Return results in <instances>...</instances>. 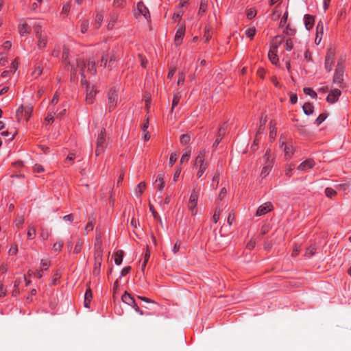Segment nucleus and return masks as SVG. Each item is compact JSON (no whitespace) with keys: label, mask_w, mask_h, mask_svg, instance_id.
<instances>
[{"label":"nucleus","mask_w":351,"mask_h":351,"mask_svg":"<svg viewBox=\"0 0 351 351\" xmlns=\"http://www.w3.org/2000/svg\"><path fill=\"white\" fill-rule=\"evenodd\" d=\"M194 167L198 168V171L197 173V178H201L208 167V163L205 162L204 151L199 152L195 160Z\"/></svg>","instance_id":"1"},{"label":"nucleus","mask_w":351,"mask_h":351,"mask_svg":"<svg viewBox=\"0 0 351 351\" xmlns=\"http://www.w3.org/2000/svg\"><path fill=\"white\" fill-rule=\"evenodd\" d=\"M32 111L33 107L31 106H21L16 112L17 121L20 122L23 117L27 121L30 118Z\"/></svg>","instance_id":"2"},{"label":"nucleus","mask_w":351,"mask_h":351,"mask_svg":"<svg viewBox=\"0 0 351 351\" xmlns=\"http://www.w3.org/2000/svg\"><path fill=\"white\" fill-rule=\"evenodd\" d=\"M105 133V129H102L101 130L99 135L97 137V147L95 150V154L97 156H99L101 153L104 152V149L106 146Z\"/></svg>","instance_id":"3"},{"label":"nucleus","mask_w":351,"mask_h":351,"mask_svg":"<svg viewBox=\"0 0 351 351\" xmlns=\"http://www.w3.org/2000/svg\"><path fill=\"white\" fill-rule=\"evenodd\" d=\"M118 90L115 87H112L108 93V105L109 110H112L117 105L119 97Z\"/></svg>","instance_id":"4"},{"label":"nucleus","mask_w":351,"mask_h":351,"mask_svg":"<svg viewBox=\"0 0 351 351\" xmlns=\"http://www.w3.org/2000/svg\"><path fill=\"white\" fill-rule=\"evenodd\" d=\"M199 192L200 189L195 186L191 194L189 201V208L191 211L192 215H195L196 213L195 207L197 206Z\"/></svg>","instance_id":"5"},{"label":"nucleus","mask_w":351,"mask_h":351,"mask_svg":"<svg viewBox=\"0 0 351 351\" xmlns=\"http://www.w3.org/2000/svg\"><path fill=\"white\" fill-rule=\"evenodd\" d=\"M333 82L339 84L341 88L344 86L343 83V66L341 63L338 62L333 77Z\"/></svg>","instance_id":"6"},{"label":"nucleus","mask_w":351,"mask_h":351,"mask_svg":"<svg viewBox=\"0 0 351 351\" xmlns=\"http://www.w3.org/2000/svg\"><path fill=\"white\" fill-rule=\"evenodd\" d=\"M102 263V250L100 247L96 250L95 252V264L93 273L94 275L97 276L100 272V267Z\"/></svg>","instance_id":"7"},{"label":"nucleus","mask_w":351,"mask_h":351,"mask_svg":"<svg viewBox=\"0 0 351 351\" xmlns=\"http://www.w3.org/2000/svg\"><path fill=\"white\" fill-rule=\"evenodd\" d=\"M335 51L330 48L328 50L325 58V69L328 71H330L334 64Z\"/></svg>","instance_id":"8"},{"label":"nucleus","mask_w":351,"mask_h":351,"mask_svg":"<svg viewBox=\"0 0 351 351\" xmlns=\"http://www.w3.org/2000/svg\"><path fill=\"white\" fill-rule=\"evenodd\" d=\"M97 93V90L95 89L94 86H87L86 90V102L88 104H92Z\"/></svg>","instance_id":"9"},{"label":"nucleus","mask_w":351,"mask_h":351,"mask_svg":"<svg viewBox=\"0 0 351 351\" xmlns=\"http://www.w3.org/2000/svg\"><path fill=\"white\" fill-rule=\"evenodd\" d=\"M185 34V26L184 25H180L176 30V33L174 38V43L176 46L181 45L182 39Z\"/></svg>","instance_id":"10"},{"label":"nucleus","mask_w":351,"mask_h":351,"mask_svg":"<svg viewBox=\"0 0 351 351\" xmlns=\"http://www.w3.org/2000/svg\"><path fill=\"white\" fill-rule=\"evenodd\" d=\"M273 209V205L271 202H265L261 205L256 213V216H262L270 212Z\"/></svg>","instance_id":"11"},{"label":"nucleus","mask_w":351,"mask_h":351,"mask_svg":"<svg viewBox=\"0 0 351 351\" xmlns=\"http://www.w3.org/2000/svg\"><path fill=\"white\" fill-rule=\"evenodd\" d=\"M136 15L137 14H141L143 15L146 19H150V14L149 12V10L144 5L143 2H139L137 4V12L135 13Z\"/></svg>","instance_id":"12"},{"label":"nucleus","mask_w":351,"mask_h":351,"mask_svg":"<svg viewBox=\"0 0 351 351\" xmlns=\"http://www.w3.org/2000/svg\"><path fill=\"white\" fill-rule=\"evenodd\" d=\"M315 165L313 159H307L298 165L297 169L300 171H306L309 169H312Z\"/></svg>","instance_id":"13"},{"label":"nucleus","mask_w":351,"mask_h":351,"mask_svg":"<svg viewBox=\"0 0 351 351\" xmlns=\"http://www.w3.org/2000/svg\"><path fill=\"white\" fill-rule=\"evenodd\" d=\"M340 95L341 91L339 89L332 90L327 97V101L329 103L333 104L337 101Z\"/></svg>","instance_id":"14"},{"label":"nucleus","mask_w":351,"mask_h":351,"mask_svg":"<svg viewBox=\"0 0 351 351\" xmlns=\"http://www.w3.org/2000/svg\"><path fill=\"white\" fill-rule=\"evenodd\" d=\"M277 49H278L277 45L273 46L272 48L269 51V53H268L269 59L274 64H276L278 61V58L277 56Z\"/></svg>","instance_id":"15"},{"label":"nucleus","mask_w":351,"mask_h":351,"mask_svg":"<svg viewBox=\"0 0 351 351\" xmlns=\"http://www.w3.org/2000/svg\"><path fill=\"white\" fill-rule=\"evenodd\" d=\"M317 35L315 38V43L319 45L322 40V36L324 34V25L322 22L319 21L317 25Z\"/></svg>","instance_id":"16"},{"label":"nucleus","mask_w":351,"mask_h":351,"mask_svg":"<svg viewBox=\"0 0 351 351\" xmlns=\"http://www.w3.org/2000/svg\"><path fill=\"white\" fill-rule=\"evenodd\" d=\"M18 31L22 36H24L30 32V27L27 23L23 22L19 25Z\"/></svg>","instance_id":"17"},{"label":"nucleus","mask_w":351,"mask_h":351,"mask_svg":"<svg viewBox=\"0 0 351 351\" xmlns=\"http://www.w3.org/2000/svg\"><path fill=\"white\" fill-rule=\"evenodd\" d=\"M38 39L37 46L39 49H43L46 47L47 43V36L45 34L36 36Z\"/></svg>","instance_id":"18"},{"label":"nucleus","mask_w":351,"mask_h":351,"mask_svg":"<svg viewBox=\"0 0 351 351\" xmlns=\"http://www.w3.org/2000/svg\"><path fill=\"white\" fill-rule=\"evenodd\" d=\"M76 66L80 69L81 76L84 77L86 71H87L86 64L84 60L77 59L76 60Z\"/></svg>","instance_id":"19"},{"label":"nucleus","mask_w":351,"mask_h":351,"mask_svg":"<svg viewBox=\"0 0 351 351\" xmlns=\"http://www.w3.org/2000/svg\"><path fill=\"white\" fill-rule=\"evenodd\" d=\"M314 22H315V20H314L313 16L308 15V14L304 15V24H305L306 28L308 30H309L311 28L313 27V26L314 25Z\"/></svg>","instance_id":"20"},{"label":"nucleus","mask_w":351,"mask_h":351,"mask_svg":"<svg viewBox=\"0 0 351 351\" xmlns=\"http://www.w3.org/2000/svg\"><path fill=\"white\" fill-rule=\"evenodd\" d=\"M103 19L104 14L101 12H97L93 23V26L95 29H98L101 26Z\"/></svg>","instance_id":"21"},{"label":"nucleus","mask_w":351,"mask_h":351,"mask_svg":"<svg viewBox=\"0 0 351 351\" xmlns=\"http://www.w3.org/2000/svg\"><path fill=\"white\" fill-rule=\"evenodd\" d=\"M226 133V128L224 127H221L219 128L217 134V137L215 139L213 147H216L219 145V143L221 142V139L223 138V136Z\"/></svg>","instance_id":"22"},{"label":"nucleus","mask_w":351,"mask_h":351,"mask_svg":"<svg viewBox=\"0 0 351 351\" xmlns=\"http://www.w3.org/2000/svg\"><path fill=\"white\" fill-rule=\"evenodd\" d=\"M294 148L290 144L285 145L284 148L285 155L287 159L290 158L294 154Z\"/></svg>","instance_id":"23"},{"label":"nucleus","mask_w":351,"mask_h":351,"mask_svg":"<svg viewBox=\"0 0 351 351\" xmlns=\"http://www.w3.org/2000/svg\"><path fill=\"white\" fill-rule=\"evenodd\" d=\"M121 300L124 303L131 306L135 302L134 298L127 292L122 295Z\"/></svg>","instance_id":"24"},{"label":"nucleus","mask_w":351,"mask_h":351,"mask_svg":"<svg viewBox=\"0 0 351 351\" xmlns=\"http://www.w3.org/2000/svg\"><path fill=\"white\" fill-rule=\"evenodd\" d=\"M182 97V93L180 92H176L173 94V101H172V108L171 112H173L174 108L178 104L180 98Z\"/></svg>","instance_id":"25"},{"label":"nucleus","mask_w":351,"mask_h":351,"mask_svg":"<svg viewBox=\"0 0 351 351\" xmlns=\"http://www.w3.org/2000/svg\"><path fill=\"white\" fill-rule=\"evenodd\" d=\"M302 109H303L304 112L306 115H309L313 112L314 108H313V106L311 103L307 102L303 105Z\"/></svg>","instance_id":"26"},{"label":"nucleus","mask_w":351,"mask_h":351,"mask_svg":"<svg viewBox=\"0 0 351 351\" xmlns=\"http://www.w3.org/2000/svg\"><path fill=\"white\" fill-rule=\"evenodd\" d=\"M272 168L271 164L269 163L267 165H265L263 167V169L261 173V176L263 178H265L270 172L271 169Z\"/></svg>","instance_id":"27"},{"label":"nucleus","mask_w":351,"mask_h":351,"mask_svg":"<svg viewBox=\"0 0 351 351\" xmlns=\"http://www.w3.org/2000/svg\"><path fill=\"white\" fill-rule=\"evenodd\" d=\"M146 187L145 182H140L135 189V193L137 195L140 196L143 193V190Z\"/></svg>","instance_id":"28"},{"label":"nucleus","mask_w":351,"mask_h":351,"mask_svg":"<svg viewBox=\"0 0 351 351\" xmlns=\"http://www.w3.org/2000/svg\"><path fill=\"white\" fill-rule=\"evenodd\" d=\"M123 252L122 250H118L115 253L114 262L117 265H119L123 261Z\"/></svg>","instance_id":"29"},{"label":"nucleus","mask_w":351,"mask_h":351,"mask_svg":"<svg viewBox=\"0 0 351 351\" xmlns=\"http://www.w3.org/2000/svg\"><path fill=\"white\" fill-rule=\"evenodd\" d=\"M156 182H158L157 185L158 189L162 191L165 186L164 177L162 174L158 175Z\"/></svg>","instance_id":"30"},{"label":"nucleus","mask_w":351,"mask_h":351,"mask_svg":"<svg viewBox=\"0 0 351 351\" xmlns=\"http://www.w3.org/2000/svg\"><path fill=\"white\" fill-rule=\"evenodd\" d=\"M87 71L90 72L91 74H95L96 73V67H95V62L93 60H90L86 65Z\"/></svg>","instance_id":"31"},{"label":"nucleus","mask_w":351,"mask_h":351,"mask_svg":"<svg viewBox=\"0 0 351 351\" xmlns=\"http://www.w3.org/2000/svg\"><path fill=\"white\" fill-rule=\"evenodd\" d=\"M89 27V22L88 20L84 19L81 21L80 31L82 34H85Z\"/></svg>","instance_id":"32"},{"label":"nucleus","mask_w":351,"mask_h":351,"mask_svg":"<svg viewBox=\"0 0 351 351\" xmlns=\"http://www.w3.org/2000/svg\"><path fill=\"white\" fill-rule=\"evenodd\" d=\"M33 28H34L36 36L43 34V30H42V26L40 24V23H35L33 25Z\"/></svg>","instance_id":"33"},{"label":"nucleus","mask_w":351,"mask_h":351,"mask_svg":"<svg viewBox=\"0 0 351 351\" xmlns=\"http://www.w3.org/2000/svg\"><path fill=\"white\" fill-rule=\"evenodd\" d=\"M208 0H201L198 14L204 13L207 10Z\"/></svg>","instance_id":"34"},{"label":"nucleus","mask_w":351,"mask_h":351,"mask_svg":"<svg viewBox=\"0 0 351 351\" xmlns=\"http://www.w3.org/2000/svg\"><path fill=\"white\" fill-rule=\"evenodd\" d=\"M84 244V241L82 239H79L77 243L75 244V246L74 247L73 252L75 254H78L80 252L82 247Z\"/></svg>","instance_id":"35"},{"label":"nucleus","mask_w":351,"mask_h":351,"mask_svg":"<svg viewBox=\"0 0 351 351\" xmlns=\"http://www.w3.org/2000/svg\"><path fill=\"white\" fill-rule=\"evenodd\" d=\"M303 91L306 95H308L313 98L317 97V93L311 88H304Z\"/></svg>","instance_id":"36"},{"label":"nucleus","mask_w":351,"mask_h":351,"mask_svg":"<svg viewBox=\"0 0 351 351\" xmlns=\"http://www.w3.org/2000/svg\"><path fill=\"white\" fill-rule=\"evenodd\" d=\"M117 20V16L115 14H112L110 16V20L108 24V28L112 29L114 27Z\"/></svg>","instance_id":"37"},{"label":"nucleus","mask_w":351,"mask_h":351,"mask_svg":"<svg viewBox=\"0 0 351 351\" xmlns=\"http://www.w3.org/2000/svg\"><path fill=\"white\" fill-rule=\"evenodd\" d=\"M190 138H191L189 134H182L180 136V143L182 145H186L187 143H189Z\"/></svg>","instance_id":"38"},{"label":"nucleus","mask_w":351,"mask_h":351,"mask_svg":"<svg viewBox=\"0 0 351 351\" xmlns=\"http://www.w3.org/2000/svg\"><path fill=\"white\" fill-rule=\"evenodd\" d=\"M63 241H59L53 244V250L55 252H60L63 247Z\"/></svg>","instance_id":"39"},{"label":"nucleus","mask_w":351,"mask_h":351,"mask_svg":"<svg viewBox=\"0 0 351 351\" xmlns=\"http://www.w3.org/2000/svg\"><path fill=\"white\" fill-rule=\"evenodd\" d=\"M325 194L328 197L332 198L336 195L337 192L333 189L328 187L325 190Z\"/></svg>","instance_id":"40"},{"label":"nucleus","mask_w":351,"mask_h":351,"mask_svg":"<svg viewBox=\"0 0 351 351\" xmlns=\"http://www.w3.org/2000/svg\"><path fill=\"white\" fill-rule=\"evenodd\" d=\"M327 117L325 113L319 114V116L315 119V124L319 125Z\"/></svg>","instance_id":"41"},{"label":"nucleus","mask_w":351,"mask_h":351,"mask_svg":"<svg viewBox=\"0 0 351 351\" xmlns=\"http://www.w3.org/2000/svg\"><path fill=\"white\" fill-rule=\"evenodd\" d=\"M191 156V149H186V152L182 156L180 162H187Z\"/></svg>","instance_id":"42"},{"label":"nucleus","mask_w":351,"mask_h":351,"mask_svg":"<svg viewBox=\"0 0 351 351\" xmlns=\"http://www.w3.org/2000/svg\"><path fill=\"white\" fill-rule=\"evenodd\" d=\"M43 72V67L41 65H38L35 68V70L32 72V75L36 78L38 77Z\"/></svg>","instance_id":"43"},{"label":"nucleus","mask_w":351,"mask_h":351,"mask_svg":"<svg viewBox=\"0 0 351 351\" xmlns=\"http://www.w3.org/2000/svg\"><path fill=\"white\" fill-rule=\"evenodd\" d=\"M93 221H94L93 218L89 219V221L88 222V223L86 224V226L85 227V231H86V232H90L93 230V228H94Z\"/></svg>","instance_id":"44"},{"label":"nucleus","mask_w":351,"mask_h":351,"mask_svg":"<svg viewBox=\"0 0 351 351\" xmlns=\"http://www.w3.org/2000/svg\"><path fill=\"white\" fill-rule=\"evenodd\" d=\"M315 251H316V248H315L314 246H310V247L306 250V252L305 255H306L307 257L311 258V257H312V256L315 254Z\"/></svg>","instance_id":"45"},{"label":"nucleus","mask_w":351,"mask_h":351,"mask_svg":"<svg viewBox=\"0 0 351 351\" xmlns=\"http://www.w3.org/2000/svg\"><path fill=\"white\" fill-rule=\"evenodd\" d=\"M255 33H256L255 27H250L245 31L246 36L251 39H252L254 38Z\"/></svg>","instance_id":"46"},{"label":"nucleus","mask_w":351,"mask_h":351,"mask_svg":"<svg viewBox=\"0 0 351 351\" xmlns=\"http://www.w3.org/2000/svg\"><path fill=\"white\" fill-rule=\"evenodd\" d=\"M36 235V230L33 226L29 227V230L27 231V237L29 239H33Z\"/></svg>","instance_id":"47"},{"label":"nucleus","mask_w":351,"mask_h":351,"mask_svg":"<svg viewBox=\"0 0 351 351\" xmlns=\"http://www.w3.org/2000/svg\"><path fill=\"white\" fill-rule=\"evenodd\" d=\"M266 118L265 117H261V119H260V126H259V128L258 130V132H257V134H261L262 133L263 129H264V126L266 123Z\"/></svg>","instance_id":"48"},{"label":"nucleus","mask_w":351,"mask_h":351,"mask_svg":"<svg viewBox=\"0 0 351 351\" xmlns=\"http://www.w3.org/2000/svg\"><path fill=\"white\" fill-rule=\"evenodd\" d=\"M116 59H117L116 53L114 51H112V54L109 58V62H108V68H110V69L112 68L113 63L116 60Z\"/></svg>","instance_id":"49"},{"label":"nucleus","mask_w":351,"mask_h":351,"mask_svg":"<svg viewBox=\"0 0 351 351\" xmlns=\"http://www.w3.org/2000/svg\"><path fill=\"white\" fill-rule=\"evenodd\" d=\"M295 165L293 164H290L289 167L285 169V175L288 177H291Z\"/></svg>","instance_id":"50"},{"label":"nucleus","mask_w":351,"mask_h":351,"mask_svg":"<svg viewBox=\"0 0 351 351\" xmlns=\"http://www.w3.org/2000/svg\"><path fill=\"white\" fill-rule=\"evenodd\" d=\"M54 115H55V112H49L47 117L45 119V121L47 123H52L53 121V120H54Z\"/></svg>","instance_id":"51"},{"label":"nucleus","mask_w":351,"mask_h":351,"mask_svg":"<svg viewBox=\"0 0 351 351\" xmlns=\"http://www.w3.org/2000/svg\"><path fill=\"white\" fill-rule=\"evenodd\" d=\"M18 64H19L18 60H17V59H15L11 64L10 71L12 73H14L16 71V70L17 69Z\"/></svg>","instance_id":"52"},{"label":"nucleus","mask_w":351,"mask_h":351,"mask_svg":"<svg viewBox=\"0 0 351 351\" xmlns=\"http://www.w3.org/2000/svg\"><path fill=\"white\" fill-rule=\"evenodd\" d=\"M92 298H93V294H92L91 289L90 288H88L86 291V293L84 294V300H87L91 301Z\"/></svg>","instance_id":"53"},{"label":"nucleus","mask_w":351,"mask_h":351,"mask_svg":"<svg viewBox=\"0 0 351 351\" xmlns=\"http://www.w3.org/2000/svg\"><path fill=\"white\" fill-rule=\"evenodd\" d=\"M34 172L35 173H40V172H43L44 171V167L40 165H38V164H36L34 167Z\"/></svg>","instance_id":"54"},{"label":"nucleus","mask_w":351,"mask_h":351,"mask_svg":"<svg viewBox=\"0 0 351 351\" xmlns=\"http://www.w3.org/2000/svg\"><path fill=\"white\" fill-rule=\"evenodd\" d=\"M276 128L274 125H271L270 127V132H269V137L271 139H274L276 137Z\"/></svg>","instance_id":"55"},{"label":"nucleus","mask_w":351,"mask_h":351,"mask_svg":"<svg viewBox=\"0 0 351 351\" xmlns=\"http://www.w3.org/2000/svg\"><path fill=\"white\" fill-rule=\"evenodd\" d=\"M293 43L291 39H288L286 40L285 43V49L287 51H291L293 49Z\"/></svg>","instance_id":"56"},{"label":"nucleus","mask_w":351,"mask_h":351,"mask_svg":"<svg viewBox=\"0 0 351 351\" xmlns=\"http://www.w3.org/2000/svg\"><path fill=\"white\" fill-rule=\"evenodd\" d=\"M177 160V154L172 153L169 158V165L172 166Z\"/></svg>","instance_id":"57"},{"label":"nucleus","mask_w":351,"mask_h":351,"mask_svg":"<svg viewBox=\"0 0 351 351\" xmlns=\"http://www.w3.org/2000/svg\"><path fill=\"white\" fill-rule=\"evenodd\" d=\"M283 40V38L281 36H276L274 39V45L273 46H278L280 45Z\"/></svg>","instance_id":"58"},{"label":"nucleus","mask_w":351,"mask_h":351,"mask_svg":"<svg viewBox=\"0 0 351 351\" xmlns=\"http://www.w3.org/2000/svg\"><path fill=\"white\" fill-rule=\"evenodd\" d=\"M108 55H104L101 60V66H104V67H108Z\"/></svg>","instance_id":"59"},{"label":"nucleus","mask_w":351,"mask_h":351,"mask_svg":"<svg viewBox=\"0 0 351 351\" xmlns=\"http://www.w3.org/2000/svg\"><path fill=\"white\" fill-rule=\"evenodd\" d=\"M219 215H220V210H215L214 215H213V221L214 223H217L219 219Z\"/></svg>","instance_id":"60"},{"label":"nucleus","mask_w":351,"mask_h":351,"mask_svg":"<svg viewBox=\"0 0 351 351\" xmlns=\"http://www.w3.org/2000/svg\"><path fill=\"white\" fill-rule=\"evenodd\" d=\"M204 38L206 42H208L210 38H211V35L210 34V30L208 27H206L205 29Z\"/></svg>","instance_id":"61"},{"label":"nucleus","mask_w":351,"mask_h":351,"mask_svg":"<svg viewBox=\"0 0 351 351\" xmlns=\"http://www.w3.org/2000/svg\"><path fill=\"white\" fill-rule=\"evenodd\" d=\"M285 34L289 36H293L295 34V30L294 29H292L289 27V25L287 27L286 30L285 31Z\"/></svg>","instance_id":"62"},{"label":"nucleus","mask_w":351,"mask_h":351,"mask_svg":"<svg viewBox=\"0 0 351 351\" xmlns=\"http://www.w3.org/2000/svg\"><path fill=\"white\" fill-rule=\"evenodd\" d=\"M234 213H230L228 216V219H227L228 223L230 226L232 225V223L234 221Z\"/></svg>","instance_id":"63"},{"label":"nucleus","mask_w":351,"mask_h":351,"mask_svg":"<svg viewBox=\"0 0 351 351\" xmlns=\"http://www.w3.org/2000/svg\"><path fill=\"white\" fill-rule=\"evenodd\" d=\"M256 14V12L254 10H250L247 13V17L249 19H253Z\"/></svg>","instance_id":"64"}]
</instances>
